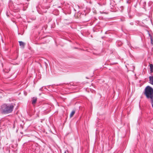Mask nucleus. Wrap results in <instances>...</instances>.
<instances>
[{
  "label": "nucleus",
  "instance_id": "obj_1",
  "mask_svg": "<svg viewBox=\"0 0 153 153\" xmlns=\"http://www.w3.org/2000/svg\"><path fill=\"white\" fill-rule=\"evenodd\" d=\"M14 104L13 103L4 104L0 108V112L3 114H6L11 113L14 107Z\"/></svg>",
  "mask_w": 153,
  "mask_h": 153
},
{
  "label": "nucleus",
  "instance_id": "obj_2",
  "mask_svg": "<svg viewBox=\"0 0 153 153\" xmlns=\"http://www.w3.org/2000/svg\"><path fill=\"white\" fill-rule=\"evenodd\" d=\"M53 107V105L49 103H46L43 105V106L42 107L43 108V110L44 111L48 110V111L49 112H50L51 109Z\"/></svg>",
  "mask_w": 153,
  "mask_h": 153
},
{
  "label": "nucleus",
  "instance_id": "obj_3",
  "mask_svg": "<svg viewBox=\"0 0 153 153\" xmlns=\"http://www.w3.org/2000/svg\"><path fill=\"white\" fill-rule=\"evenodd\" d=\"M19 45L21 46V47L22 49H23L25 46V43L22 41H19Z\"/></svg>",
  "mask_w": 153,
  "mask_h": 153
},
{
  "label": "nucleus",
  "instance_id": "obj_4",
  "mask_svg": "<svg viewBox=\"0 0 153 153\" xmlns=\"http://www.w3.org/2000/svg\"><path fill=\"white\" fill-rule=\"evenodd\" d=\"M37 98L36 97H33L32 100V104L33 105L35 104L36 102Z\"/></svg>",
  "mask_w": 153,
  "mask_h": 153
},
{
  "label": "nucleus",
  "instance_id": "obj_5",
  "mask_svg": "<svg viewBox=\"0 0 153 153\" xmlns=\"http://www.w3.org/2000/svg\"><path fill=\"white\" fill-rule=\"evenodd\" d=\"M149 79L150 83L151 84L153 85V76H149Z\"/></svg>",
  "mask_w": 153,
  "mask_h": 153
},
{
  "label": "nucleus",
  "instance_id": "obj_6",
  "mask_svg": "<svg viewBox=\"0 0 153 153\" xmlns=\"http://www.w3.org/2000/svg\"><path fill=\"white\" fill-rule=\"evenodd\" d=\"M75 113V111H73L70 114V117H72Z\"/></svg>",
  "mask_w": 153,
  "mask_h": 153
},
{
  "label": "nucleus",
  "instance_id": "obj_7",
  "mask_svg": "<svg viewBox=\"0 0 153 153\" xmlns=\"http://www.w3.org/2000/svg\"><path fill=\"white\" fill-rule=\"evenodd\" d=\"M150 68L151 69V71L152 72V70L153 69V65L152 64H151L150 65Z\"/></svg>",
  "mask_w": 153,
  "mask_h": 153
},
{
  "label": "nucleus",
  "instance_id": "obj_8",
  "mask_svg": "<svg viewBox=\"0 0 153 153\" xmlns=\"http://www.w3.org/2000/svg\"><path fill=\"white\" fill-rule=\"evenodd\" d=\"M43 87H42L39 89V90L40 91H43Z\"/></svg>",
  "mask_w": 153,
  "mask_h": 153
},
{
  "label": "nucleus",
  "instance_id": "obj_9",
  "mask_svg": "<svg viewBox=\"0 0 153 153\" xmlns=\"http://www.w3.org/2000/svg\"><path fill=\"white\" fill-rule=\"evenodd\" d=\"M100 13H101V14H102V13H106L105 12H101V11H100Z\"/></svg>",
  "mask_w": 153,
  "mask_h": 153
},
{
  "label": "nucleus",
  "instance_id": "obj_10",
  "mask_svg": "<svg viewBox=\"0 0 153 153\" xmlns=\"http://www.w3.org/2000/svg\"><path fill=\"white\" fill-rule=\"evenodd\" d=\"M64 153H66V152L65 151V152H64Z\"/></svg>",
  "mask_w": 153,
  "mask_h": 153
}]
</instances>
